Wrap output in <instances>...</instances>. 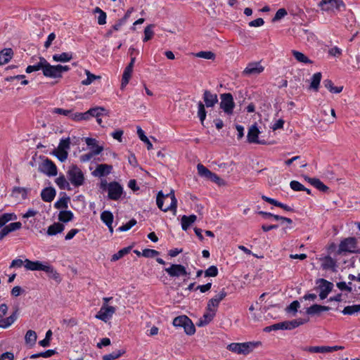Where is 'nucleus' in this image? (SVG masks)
<instances>
[{"mask_svg": "<svg viewBox=\"0 0 360 360\" xmlns=\"http://www.w3.org/2000/svg\"><path fill=\"white\" fill-rule=\"evenodd\" d=\"M156 202L158 208L163 212L171 210L174 212V214L176 212L177 200L175 198L174 191L173 190L165 195L162 191H159L157 195Z\"/></svg>", "mask_w": 360, "mask_h": 360, "instance_id": "1", "label": "nucleus"}, {"mask_svg": "<svg viewBox=\"0 0 360 360\" xmlns=\"http://www.w3.org/2000/svg\"><path fill=\"white\" fill-rule=\"evenodd\" d=\"M356 252H358L357 240L354 237H348L340 241L336 254L346 255Z\"/></svg>", "mask_w": 360, "mask_h": 360, "instance_id": "2", "label": "nucleus"}, {"mask_svg": "<svg viewBox=\"0 0 360 360\" xmlns=\"http://www.w3.org/2000/svg\"><path fill=\"white\" fill-rule=\"evenodd\" d=\"M67 176L70 183L75 187L81 186L84 183V173L77 165H72L69 167Z\"/></svg>", "mask_w": 360, "mask_h": 360, "instance_id": "3", "label": "nucleus"}, {"mask_svg": "<svg viewBox=\"0 0 360 360\" xmlns=\"http://www.w3.org/2000/svg\"><path fill=\"white\" fill-rule=\"evenodd\" d=\"M8 307L6 304H0V328H7L10 327L18 319V309H15L14 311L7 318H4L7 314Z\"/></svg>", "mask_w": 360, "mask_h": 360, "instance_id": "4", "label": "nucleus"}, {"mask_svg": "<svg viewBox=\"0 0 360 360\" xmlns=\"http://www.w3.org/2000/svg\"><path fill=\"white\" fill-rule=\"evenodd\" d=\"M173 325L176 327H182L187 335H193L195 332V326L191 320L186 316H179L173 320Z\"/></svg>", "mask_w": 360, "mask_h": 360, "instance_id": "5", "label": "nucleus"}, {"mask_svg": "<svg viewBox=\"0 0 360 360\" xmlns=\"http://www.w3.org/2000/svg\"><path fill=\"white\" fill-rule=\"evenodd\" d=\"M235 103L231 94L226 93L221 94L220 108L228 115L233 114Z\"/></svg>", "mask_w": 360, "mask_h": 360, "instance_id": "6", "label": "nucleus"}, {"mask_svg": "<svg viewBox=\"0 0 360 360\" xmlns=\"http://www.w3.org/2000/svg\"><path fill=\"white\" fill-rule=\"evenodd\" d=\"M115 311L116 308L115 307L103 304L95 318L106 323L112 317Z\"/></svg>", "mask_w": 360, "mask_h": 360, "instance_id": "7", "label": "nucleus"}, {"mask_svg": "<svg viewBox=\"0 0 360 360\" xmlns=\"http://www.w3.org/2000/svg\"><path fill=\"white\" fill-rule=\"evenodd\" d=\"M165 271L172 278L187 276L189 274L185 266L181 264H172L169 267L165 268Z\"/></svg>", "mask_w": 360, "mask_h": 360, "instance_id": "8", "label": "nucleus"}, {"mask_svg": "<svg viewBox=\"0 0 360 360\" xmlns=\"http://www.w3.org/2000/svg\"><path fill=\"white\" fill-rule=\"evenodd\" d=\"M227 295L224 289H222L219 294L210 299L206 307V311L217 312V308L221 301H222Z\"/></svg>", "mask_w": 360, "mask_h": 360, "instance_id": "9", "label": "nucleus"}, {"mask_svg": "<svg viewBox=\"0 0 360 360\" xmlns=\"http://www.w3.org/2000/svg\"><path fill=\"white\" fill-rule=\"evenodd\" d=\"M39 171L49 176H53L57 174V167L50 160L46 159L39 166Z\"/></svg>", "mask_w": 360, "mask_h": 360, "instance_id": "10", "label": "nucleus"}, {"mask_svg": "<svg viewBox=\"0 0 360 360\" xmlns=\"http://www.w3.org/2000/svg\"><path fill=\"white\" fill-rule=\"evenodd\" d=\"M264 68L261 65L260 62L250 63L243 71L245 76L258 75L262 73Z\"/></svg>", "mask_w": 360, "mask_h": 360, "instance_id": "11", "label": "nucleus"}, {"mask_svg": "<svg viewBox=\"0 0 360 360\" xmlns=\"http://www.w3.org/2000/svg\"><path fill=\"white\" fill-rule=\"evenodd\" d=\"M43 75L46 77L51 78H61L62 75L59 73L57 65H52L45 59V63L43 66Z\"/></svg>", "mask_w": 360, "mask_h": 360, "instance_id": "12", "label": "nucleus"}, {"mask_svg": "<svg viewBox=\"0 0 360 360\" xmlns=\"http://www.w3.org/2000/svg\"><path fill=\"white\" fill-rule=\"evenodd\" d=\"M259 134V131L257 127V124H252L248 130L247 139L248 141L250 143H257L264 145L266 143L264 140H259L258 139V136Z\"/></svg>", "mask_w": 360, "mask_h": 360, "instance_id": "13", "label": "nucleus"}, {"mask_svg": "<svg viewBox=\"0 0 360 360\" xmlns=\"http://www.w3.org/2000/svg\"><path fill=\"white\" fill-rule=\"evenodd\" d=\"M319 283V288L320 289L319 297L321 300H324L327 297L328 295L332 291L333 284L326 279L320 278L318 281Z\"/></svg>", "mask_w": 360, "mask_h": 360, "instance_id": "14", "label": "nucleus"}, {"mask_svg": "<svg viewBox=\"0 0 360 360\" xmlns=\"http://www.w3.org/2000/svg\"><path fill=\"white\" fill-rule=\"evenodd\" d=\"M122 187L117 182L108 184V198L113 200H118L122 194Z\"/></svg>", "mask_w": 360, "mask_h": 360, "instance_id": "15", "label": "nucleus"}, {"mask_svg": "<svg viewBox=\"0 0 360 360\" xmlns=\"http://www.w3.org/2000/svg\"><path fill=\"white\" fill-rule=\"evenodd\" d=\"M86 114L87 115V120H89L91 117H101L103 115L109 116V112L106 110V109L103 107L100 106L90 108L86 111Z\"/></svg>", "mask_w": 360, "mask_h": 360, "instance_id": "16", "label": "nucleus"}, {"mask_svg": "<svg viewBox=\"0 0 360 360\" xmlns=\"http://www.w3.org/2000/svg\"><path fill=\"white\" fill-rule=\"evenodd\" d=\"M261 345L260 341L242 342L240 343V354L247 355Z\"/></svg>", "mask_w": 360, "mask_h": 360, "instance_id": "17", "label": "nucleus"}, {"mask_svg": "<svg viewBox=\"0 0 360 360\" xmlns=\"http://www.w3.org/2000/svg\"><path fill=\"white\" fill-rule=\"evenodd\" d=\"M203 101L205 102L204 105L207 108H212L218 102L217 95L205 90L203 94Z\"/></svg>", "mask_w": 360, "mask_h": 360, "instance_id": "18", "label": "nucleus"}, {"mask_svg": "<svg viewBox=\"0 0 360 360\" xmlns=\"http://www.w3.org/2000/svg\"><path fill=\"white\" fill-rule=\"evenodd\" d=\"M22 224L19 221L18 222H12L8 225L4 226L0 231V240H2L4 237H6L9 233L18 230L21 228Z\"/></svg>", "mask_w": 360, "mask_h": 360, "instance_id": "19", "label": "nucleus"}, {"mask_svg": "<svg viewBox=\"0 0 360 360\" xmlns=\"http://www.w3.org/2000/svg\"><path fill=\"white\" fill-rule=\"evenodd\" d=\"M46 263H42L40 261H31L28 259L25 260V267L30 271H43L44 269Z\"/></svg>", "mask_w": 360, "mask_h": 360, "instance_id": "20", "label": "nucleus"}, {"mask_svg": "<svg viewBox=\"0 0 360 360\" xmlns=\"http://www.w3.org/2000/svg\"><path fill=\"white\" fill-rule=\"evenodd\" d=\"M112 166L105 164H101L97 166L96 169L92 172V174L95 176H103L110 173Z\"/></svg>", "mask_w": 360, "mask_h": 360, "instance_id": "21", "label": "nucleus"}, {"mask_svg": "<svg viewBox=\"0 0 360 360\" xmlns=\"http://www.w3.org/2000/svg\"><path fill=\"white\" fill-rule=\"evenodd\" d=\"M28 190L22 187H14L12 191L11 196L17 201L27 198Z\"/></svg>", "mask_w": 360, "mask_h": 360, "instance_id": "22", "label": "nucleus"}, {"mask_svg": "<svg viewBox=\"0 0 360 360\" xmlns=\"http://www.w3.org/2000/svg\"><path fill=\"white\" fill-rule=\"evenodd\" d=\"M330 309V307L327 306H323L319 304H313L312 306L307 308L306 313L308 315H319L322 311H329Z\"/></svg>", "mask_w": 360, "mask_h": 360, "instance_id": "23", "label": "nucleus"}, {"mask_svg": "<svg viewBox=\"0 0 360 360\" xmlns=\"http://www.w3.org/2000/svg\"><path fill=\"white\" fill-rule=\"evenodd\" d=\"M216 312L207 311L204 315L199 319L198 322L196 323L198 326L202 327L209 324L215 316Z\"/></svg>", "mask_w": 360, "mask_h": 360, "instance_id": "24", "label": "nucleus"}, {"mask_svg": "<svg viewBox=\"0 0 360 360\" xmlns=\"http://www.w3.org/2000/svg\"><path fill=\"white\" fill-rule=\"evenodd\" d=\"M56 196V190L52 187L45 188L41 193V199L44 202H51Z\"/></svg>", "mask_w": 360, "mask_h": 360, "instance_id": "25", "label": "nucleus"}, {"mask_svg": "<svg viewBox=\"0 0 360 360\" xmlns=\"http://www.w3.org/2000/svg\"><path fill=\"white\" fill-rule=\"evenodd\" d=\"M309 321V319H294L289 321H284V330H292L294 329L307 322Z\"/></svg>", "mask_w": 360, "mask_h": 360, "instance_id": "26", "label": "nucleus"}, {"mask_svg": "<svg viewBox=\"0 0 360 360\" xmlns=\"http://www.w3.org/2000/svg\"><path fill=\"white\" fill-rule=\"evenodd\" d=\"M43 271L46 272L50 278H52V279L55 280L56 281H60V274L50 264L46 263L44 269L43 270Z\"/></svg>", "mask_w": 360, "mask_h": 360, "instance_id": "27", "label": "nucleus"}, {"mask_svg": "<svg viewBox=\"0 0 360 360\" xmlns=\"http://www.w3.org/2000/svg\"><path fill=\"white\" fill-rule=\"evenodd\" d=\"M103 146H96V148L91 150V152L81 155L79 158L80 161L82 162L89 161L94 155L100 154L103 151Z\"/></svg>", "mask_w": 360, "mask_h": 360, "instance_id": "28", "label": "nucleus"}, {"mask_svg": "<svg viewBox=\"0 0 360 360\" xmlns=\"http://www.w3.org/2000/svg\"><path fill=\"white\" fill-rule=\"evenodd\" d=\"M13 52L11 49H4L0 52V65L8 63L12 58Z\"/></svg>", "mask_w": 360, "mask_h": 360, "instance_id": "29", "label": "nucleus"}, {"mask_svg": "<svg viewBox=\"0 0 360 360\" xmlns=\"http://www.w3.org/2000/svg\"><path fill=\"white\" fill-rule=\"evenodd\" d=\"M321 266L323 269H331L335 271L336 261L331 257L327 256L322 259Z\"/></svg>", "mask_w": 360, "mask_h": 360, "instance_id": "30", "label": "nucleus"}, {"mask_svg": "<svg viewBox=\"0 0 360 360\" xmlns=\"http://www.w3.org/2000/svg\"><path fill=\"white\" fill-rule=\"evenodd\" d=\"M321 78L322 75L321 72H316L311 77L309 89L314 90V91H318Z\"/></svg>", "mask_w": 360, "mask_h": 360, "instance_id": "31", "label": "nucleus"}, {"mask_svg": "<svg viewBox=\"0 0 360 360\" xmlns=\"http://www.w3.org/2000/svg\"><path fill=\"white\" fill-rule=\"evenodd\" d=\"M72 59V54L71 53L63 52L60 54H54L53 60L55 62L65 63L69 62Z\"/></svg>", "mask_w": 360, "mask_h": 360, "instance_id": "32", "label": "nucleus"}, {"mask_svg": "<svg viewBox=\"0 0 360 360\" xmlns=\"http://www.w3.org/2000/svg\"><path fill=\"white\" fill-rule=\"evenodd\" d=\"M64 225L60 223H54L53 224L49 226L47 230V234L49 236H54L57 233H61L64 230Z\"/></svg>", "mask_w": 360, "mask_h": 360, "instance_id": "33", "label": "nucleus"}, {"mask_svg": "<svg viewBox=\"0 0 360 360\" xmlns=\"http://www.w3.org/2000/svg\"><path fill=\"white\" fill-rule=\"evenodd\" d=\"M308 181L317 189L326 192L328 190V187L326 186L322 181L319 179L309 178Z\"/></svg>", "mask_w": 360, "mask_h": 360, "instance_id": "34", "label": "nucleus"}, {"mask_svg": "<svg viewBox=\"0 0 360 360\" xmlns=\"http://www.w3.org/2000/svg\"><path fill=\"white\" fill-rule=\"evenodd\" d=\"M132 72H133V68H131V66L130 67L127 66L125 68L123 75H122V84H121L122 88H124L129 83V81L131 77Z\"/></svg>", "mask_w": 360, "mask_h": 360, "instance_id": "35", "label": "nucleus"}, {"mask_svg": "<svg viewBox=\"0 0 360 360\" xmlns=\"http://www.w3.org/2000/svg\"><path fill=\"white\" fill-rule=\"evenodd\" d=\"M85 74L86 75V79L82 81V84L88 86L91 84L96 79H101V77L99 75H95L92 74L89 70H85Z\"/></svg>", "mask_w": 360, "mask_h": 360, "instance_id": "36", "label": "nucleus"}, {"mask_svg": "<svg viewBox=\"0 0 360 360\" xmlns=\"http://www.w3.org/2000/svg\"><path fill=\"white\" fill-rule=\"evenodd\" d=\"M323 84L325 87L331 93L339 94L343 89V86H334L333 83L330 79L324 80Z\"/></svg>", "mask_w": 360, "mask_h": 360, "instance_id": "37", "label": "nucleus"}, {"mask_svg": "<svg viewBox=\"0 0 360 360\" xmlns=\"http://www.w3.org/2000/svg\"><path fill=\"white\" fill-rule=\"evenodd\" d=\"M17 216L14 213H5L0 216V228L3 227L7 222L15 220Z\"/></svg>", "mask_w": 360, "mask_h": 360, "instance_id": "38", "label": "nucleus"}, {"mask_svg": "<svg viewBox=\"0 0 360 360\" xmlns=\"http://www.w3.org/2000/svg\"><path fill=\"white\" fill-rule=\"evenodd\" d=\"M292 53L295 58L300 63H311V60L308 58L304 53L298 51L293 50Z\"/></svg>", "mask_w": 360, "mask_h": 360, "instance_id": "39", "label": "nucleus"}, {"mask_svg": "<svg viewBox=\"0 0 360 360\" xmlns=\"http://www.w3.org/2000/svg\"><path fill=\"white\" fill-rule=\"evenodd\" d=\"M45 63V58L43 57L39 58V62L34 65H29L26 68V72L27 73H31L34 71H38L39 70H43V66Z\"/></svg>", "mask_w": 360, "mask_h": 360, "instance_id": "40", "label": "nucleus"}, {"mask_svg": "<svg viewBox=\"0 0 360 360\" xmlns=\"http://www.w3.org/2000/svg\"><path fill=\"white\" fill-rule=\"evenodd\" d=\"M73 219V213L70 210L60 211L58 214V219L62 222H68Z\"/></svg>", "mask_w": 360, "mask_h": 360, "instance_id": "41", "label": "nucleus"}, {"mask_svg": "<svg viewBox=\"0 0 360 360\" xmlns=\"http://www.w3.org/2000/svg\"><path fill=\"white\" fill-rule=\"evenodd\" d=\"M101 219L105 225H112L113 214L110 211H103L101 214Z\"/></svg>", "mask_w": 360, "mask_h": 360, "instance_id": "42", "label": "nucleus"}, {"mask_svg": "<svg viewBox=\"0 0 360 360\" xmlns=\"http://www.w3.org/2000/svg\"><path fill=\"white\" fill-rule=\"evenodd\" d=\"M53 154L62 162L67 160L68 155L67 150L59 148L55 149L53 151Z\"/></svg>", "mask_w": 360, "mask_h": 360, "instance_id": "43", "label": "nucleus"}, {"mask_svg": "<svg viewBox=\"0 0 360 360\" xmlns=\"http://www.w3.org/2000/svg\"><path fill=\"white\" fill-rule=\"evenodd\" d=\"M37 333L32 330H29L25 336V340L27 344L34 345L37 341Z\"/></svg>", "mask_w": 360, "mask_h": 360, "instance_id": "44", "label": "nucleus"}, {"mask_svg": "<svg viewBox=\"0 0 360 360\" xmlns=\"http://www.w3.org/2000/svg\"><path fill=\"white\" fill-rule=\"evenodd\" d=\"M137 134L139 135V139L147 145L148 150H151L153 148V144L148 139V137L145 135L144 131L140 127H137Z\"/></svg>", "mask_w": 360, "mask_h": 360, "instance_id": "45", "label": "nucleus"}, {"mask_svg": "<svg viewBox=\"0 0 360 360\" xmlns=\"http://www.w3.org/2000/svg\"><path fill=\"white\" fill-rule=\"evenodd\" d=\"M197 169L198 174L204 177L207 179H209V177L210 176L211 174L212 173L210 170H209L207 167H205L202 164L199 163L197 165Z\"/></svg>", "mask_w": 360, "mask_h": 360, "instance_id": "46", "label": "nucleus"}, {"mask_svg": "<svg viewBox=\"0 0 360 360\" xmlns=\"http://www.w3.org/2000/svg\"><path fill=\"white\" fill-rule=\"evenodd\" d=\"M94 13H98V23L100 25H105L106 23V13L101 10L99 7H96L94 10Z\"/></svg>", "mask_w": 360, "mask_h": 360, "instance_id": "47", "label": "nucleus"}, {"mask_svg": "<svg viewBox=\"0 0 360 360\" xmlns=\"http://www.w3.org/2000/svg\"><path fill=\"white\" fill-rule=\"evenodd\" d=\"M207 112L205 108V105L200 101L198 104V117H199L200 122L203 124L204 121L206 118Z\"/></svg>", "mask_w": 360, "mask_h": 360, "instance_id": "48", "label": "nucleus"}, {"mask_svg": "<svg viewBox=\"0 0 360 360\" xmlns=\"http://www.w3.org/2000/svg\"><path fill=\"white\" fill-rule=\"evenodd\" d=\"M359 311H360V304H354L345 307L342 312L345 315H352Z\"/></svg>", "mask_w": 360, "mask_h": 360, "instance_id": "49", "label": "nucleus"}, {"mask_svg": "<svg viewBox=\"0 0 360 360\" xmlns=\"http://www.w3.org/2000/svg\"><path fill=\"white\" fill-rule=\"evenodd\" d=\"M125 353V350H117L112 352L110 354H105L103 356V360H115L120 357L122 354Z\"/></svg>", "mask_w": 360, "mask_h": 360, "instance_id": "50", "label": "nucleus"}, {"mask_svg": "<svg viewBox=\"0 0 360 360\" xmlns=\"http://www.w3.org/2000/svg\"><path fill=\"white\" fill-rule=\"evenodd\" d=\"M56 183L60 189H70V184L63 175L58 176Z\"/></svg>", "mask_w": 360, "mask_h": 360, "instance_id": "51", "label": "nucleus"}, {"mask_svg": "<svg viewBox=\"0 0 360 360\" xmlns=\"http://www.w3.org/2000/svg\"><path fill=\"white\" fill-rule=\"evenodd\" d=\"M69 200H70L69 197H67V196L63 197L55 202L54 207L56 209H66V208H68V204Z\"/></svg>", "mask_w": 360, "mask_h": 360, "instance_id": "52", "label": "nucleus"}, {"mask_svg": "<svg viewBox=\"0 0 360 360\" xmlns=\"http://www.w3.org/2000/svg\"><path fill=\"white\" fill-rule=\"evenodd\" d=\"M130 250H131V248L128 247V248H124L119 250L117 253L114 254L112 256L111 261L115 262V261L121 259L122 257H124V255H125L126 254L129 252Z\"/></svg>", "mask_w": 360, "mask_h": 360, "instance_id": "53", "label": "nucleus"}, {"mask_svg": "<svg viewBox=\"0 0 360 360\" xmlns=\"http://www.w3.org/2000/svg\"><path fill=\"white\" fill-rule=\"evenodd\" d=\"M86 114L85 112H72L70 113V118L75 122H79L82 120H87Z\"/></svg>", "mask_w": 360, "mask_h": 360, "instance_id": "54", "label": "nucleus"}, {"mask_svg": "<svg viewBox=\"0 0 360 360\" xmlns=\"http://www.w3.org/2000/svg\"><path fill=\"white\" fill-rule=\"evenodd\" d=\"M153 27V25H149L145 28L143 41H148L153 38L154 35Z\"/></svg>", "mask_w": 360, "mask_h": 360, "instance_id": "55", "label": "nucleus"}, {"mask_svg": "<svg viewBox=\"0 0 360 360\" xmlns=\"http://www.w3.org/2000/svg\"><path fill=\"white\" fill-rule=\"evenodd\" d=\"M305 351H308L310 352L314 353H326L328 352V346H316V347H309L304 349Z\"/></svg>", "mask_w": 360, "mask_h": 360, "instance_id": "56", "label": "nucleus"}, {"mask_svg": "<svg viewBox=\"0 0 360 360\" xmlns=\"http://www.w3.org/2000/svg\"><path fill=\"white\" fill-rule=\"evenodd\" d=\"M195 56L208 60H214L215 58V54L212 51H200L195 54Z\"/></svg>", "mask_w": 360, "mask_h": 360, "instance_id": "57", "label": "nucleus"}, {"mask_svg": "<svg viewBox=\"0 0 360 360\" xmlns=\"http://www.w3.org/2000/svg\"><path fill=\"white\" fill-rule=\"evenodd\" d=\"M136 223H137L136 220L134 219H132L130 221H129L127 224L120 226L117 229V231H120V232L127 231L129 230L132 226H135L136 224Z\"/></svg>", "mask_w": 360, "mask_h": 360, "instance_id": "58", "label": "nucleus"}, {"mask_svg": "<svg viewBox=\"0 0 360 360\" xmlns=\"http://www.w3.org/2000/svg\"><path fill=\"white\" fill-rule=\"evenodd\" d=\"M159 255V252L152 249H145L143 250L141 255L147 258H153Z\"/></svg>", "mask_w": 360, "mask_h": 360, "instance_id": "59", "label": "nucleus"}, {"mask_svg": "<svg viewBox=\"0 0 360 360\" xmlns=\"http://www.w3.org/2000/svg\"><path fill=\"white\" fill-rule=\"evenodd\" d=\"M286 15H287L286 10L285 8H280L276 11L274 17L272 19V22L278 21V20H281V18H284Z\"/></svg>", "mask_w": 360, "mask_h": 360, "instance_id": "60", "label": "nucleus"}, {"mask_svg": "<svg viewBox=\"0 0 360 360\" xmlns=\"http://www.w3.org/2000/svg\"><path fill=\"white\" fill-rule=\"evenodd\" d=\"M218 274V269L216 266H211L205 271V276L215 277Z\"/></svg>", "mask_w": 360, "mask_h": 360, "instance_id": "61", "label": "nucleus"}, {"mask_svg": "<svg viewBox=\"0 0 360 360\" xmlns=\"http://www.w3.org/2000/svg\"><path fill=\"white\" fill-rule=\"evenodd\" d=\"M227 349L238 354H240V343H231L227 346Z\"/></svg>", "mask_w": 360, "mask_h": 360, "instance_id": "62", "label": "nucleus"}, {"mask_svg": "<svg viewBox=\"0 0 360 360\" xmlns=\"http://www.w3.org/2000/svg\"><path fill=\"white\" fill-rule=\"evenodd\" d=\"M290 188L295 191L305 190V187L297 181H292L290 184Z\"/></svg>", "mask_w": 360, "mask_h": 360, "instance_id": "63", "label": "nucleus"}, {"mask_svg": "<svg viewBox=\"0 0 360 360\" xmlns=\"http://www.w3.org/2000/svg\"><path fill=\"white\" fill-rule=\"evenodd\" d=\"M209 180L216 183L217 184H218L219 186H222V185L225 184L224 181L213 172L211 174L210 176L209 177Z\"/></svg>", "mask_w": 360, "mask_h": 360, "instance_id": "64", "label": "nucleus"}]
</instances>
